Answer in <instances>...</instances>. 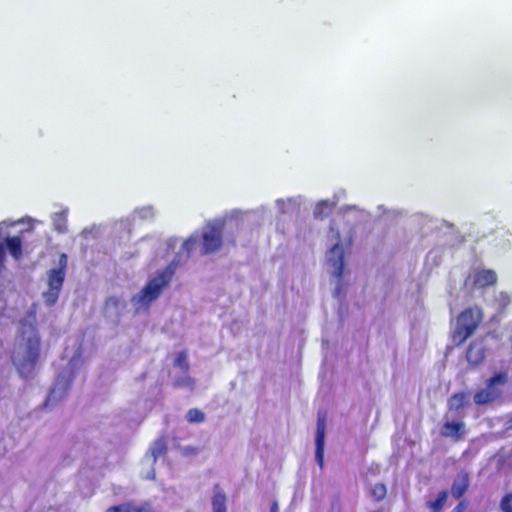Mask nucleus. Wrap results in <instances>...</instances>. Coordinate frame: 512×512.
<instances>
[{"label":"nucleus","instance_id":"f257e3e1","mask_svg":"<svg viewBox=\"0 0 512 512\" xmlns=\"http://www.w3.org/2000/svg\"><path fill=\"white\" fill-rule=\"evenodd\" d=\"M498 276L494 270L482 268V298L485 302V309H482V320L488 318L485 324V337L491 336L493 339H499L501 332L498 325L504 315L505 309L511 303V296L504 291L488 294L485 287L493 286L497 283Z\"/></svg>","mask_w":512,"mask_h":512},{"label":"nucleus","instance_id":"f03ea898","mask_svg":"<svg viewBox=\"0 0 512 512\" xmlns=\"http://www.w3.org/2000/svg\"><path fill=\"white\" fill-rule=\"evenodd\" d=\"M19 352L13 363L22 377L32 373L39 362L41 339L36 325L27 319L21 320L19 330Z\"/></svg>","mask_w":512,"mask_h":512},{"label":"nucleus","instance_id":"7ed1b4c3","mask_svg":"<svg viewBox=\"0 0 512 512\" xmlns=\"http://www.w3.org/2000/svg\"><path fill=\"white\" fill-rule=\"evenodd\" d=\"M174 273L173 264H169L150 279L138 294L132 297L131 302L136 312L147 310L150 307L151 303L160 296L162 289L170 283Z\"/></svg>","mask_w":512,"mask_h":512},{"label":"nucleus","instance_id":"20e7f679","mask_svg":"<svg viewBox=\"0 0 512 512\" xmlns=\"http://www.w3.org/2000/svg\"><path fill=\"white\" fill-rule=\"evenodd\" d=\"M510 230L502 224L496 215L486 213L482 217V240L495 247H504L510 242Z\"/></svg>","mask_w":512,"mask_h":512},{"label":"nucleus","instance_id":"39448f33","mask_svg":"<svg viewBox=\"0 0 512 512\" xmlns=\"http://www.w3.org/2000/svg\"><path fill=\"white\" fill-rule=\"evenodd\" d=\"M66 267L67 255L62 253L59 258V266L48 272V290L43 295L48 306H53L58 300L65 279Z\"/></svg>","mask_w":512,"mask_h":512},{"label":"nucleus","instance_id":"423d86ee","mask_svg":"<svg viewBox=\"0 0 512 512\" xmlns=\"http://www.w3.org/2000/svg\"><path fill=\"white\" fill-rule=\"evenodd\" d=\"M478 326V319L475 318L472 308H468L460 313L457 318L456 328L453 332V342L461 345L470 337Z\"/></svg>","mask_w":512,"mask_h":512},{"label":"nucleus","instance_id":"0eeeda50","mask_svg":"<svg viewBox=\"0 0 512 512\" xmlns=\"http://www.w3.org/2000/svg\"><path fill=\"white\" fill-rule=\"evenodd\" d=\"M508 380L507 372H499L486 381V386L482 389V404L492 402L498 399L503 392V387Z\"/></svg>","mask_w":512,"mask_h":512},{"label":"nucleus","instance_id":"6e6552de","mask_svg":"<svg viewBox=\"0 0 512 512\" xmlns=\"http://www.w3.org/2000/svg\"><path fill=\"white\" fill-rule=\"evenodd\" d=\"M222 246V228L212 225L202 234V251L201 254L207 255L217 252Z\"/></svg>","mask_w":512,"mask_h":512},{"label":"nucleus","instance_id":"1a4fd4ad","mask_svg":"<svg viewBox=\"0 0 512 512\" xmlns=\"http://www.w3.org/2000/svg\"><path fill=\"white\" fill-rule=\"evenodd\" d=\"M326 431V413L318 411L315 434V460L320 468L324 465V445Z\"/></svg>","mask_w":512,"mask_h":512},{"label":"nucleus","instance_id":"9d476101","mask_svg":"<svg viewBox=\"0 0 512 512\" xmlns=\"http://www.w3.org/2000/svg\"><path fill=\"white\" fill-rule=\"evenodd\" d=\"M337 242L331 247L328 255V262L333 267V276L340 279L344 271V251L340 244V233L335 230Z\"/></svg>","mask_w":512,"mask_h":512},{"label":"nucleus","instance_id":"9b49d317","mask_svg":"<svg viewBox=\"0 0 512 512\" xmlns=\"http://www.w3.org/2000/svg\"><path fill=\"white\" fill-rule=\"evenodd\" d=\"M469 487V476L466 472L461 471L457 474L451 486V495L455 499H460Z\"/></svg>","mask_w":512,"mask_h":512},{"label":"nucleus","instance_id":"f8f14e48","mask_svg":"<svg viewBox=\"0 0 512 512\" xmlns=\"http://www.w3.org/2000/svg\"><path fill=\"white\" fill-rule=\"evenodd\" d=\"M105 512H154V510L148 503L136 505L132 502H123L118 505L110 506Z\"/></svg>","mask_w":512,"mask_h":512},{"label":"nucleus","instance_id":"ddd939ff","mask_svg":"<svg viewBox=\"0 0 512 512\" xmlns=\"http://www.w3.org/2000/svg\"><path fill=\"white\" fill-rule=\"evenodd\" d=\"M469 402H470L469 393H465V392L455 393L448 399V404H447L448 412H452V411L459 412L462 408L467 406L469 404Z\"/></svg>","mask_w":512,"mask_h":512},{"label":"nucleus","instance_id":"4468645a","mask_svg":"<svg viewBox=\"0 0 512 512\" xmlns=\"http://www.w3.org/2000/svg\"><path fill=\"white\" fill-rule=\"evenodd\" d=\"M465 432L463 422H445L442 426L441 435L444 437H452L459 439Z\"/></svg>","mask_w":512,"mask_h":512},{"label":"nucleus","instance_id":"2eb2a0df","mask_svg":"<svg viewBox=\"0 0 512 512\" xmlns=\"http://www.w3.org/2000/svg\"><path fill=\"white\" fill-rule=\"evenodd\" d=\"M5 246L8 249L9 254L16 261L22 258V240L19 236H12L5 238Z\"/></svg>","mask_w":512,"mask_h":512},{"label":"nucleus","instance_id":"dca6fc26","mask_svg":"<svg viewBox=\"0 0 512 512\" xmlns=\"http://www.w3.org/2000/svg\"><path fill=\"white\" fill-rule=\"evenodd\" d=\"M213 512H227L226 509V495L220 489L219 484L214 486V496L212 499Z\"/></svg>","mask_w":512,"mask_h":512},{"label":"nucleus","instance_id":"f3484780","mask_svg":"<svg viewBox=\"0 0 512 512\" xmlns=\"http://www.w3.org/2000/svg\"><path fill=\"white\" fill-rule=\"evenodd\" d=\"M449 492L442 490L438 493L435 500L428 501L426 506L430 512H441L447 501Z\"/></svg>","mask_w":512,"mask_h":512},{"label":"nucleus","instance_id":"a211bd4d","mask_svg":"<svg viewBox=\"0 0 512 512\" xmlns=\"http://www.w3.org/2000/svg\"><path fill=\"white\" fill-rule=\"evenodd\" d=\"M466 360L471 366L480 364V344L472 342L466 351Z\"/></svg>","mask_w":512,"mask_h":512},{"label":"nucleus","instance_id":"6ab92c4d","mask_svg":"<svg viewBox=\"0 0 512 512\" xmlns=\"http://www.w3.org/2000/svg\"><path fill=\"white\" fill-rule=\"evenodd\" d=\"M167 452V443L163 437L158 438L153 446L151 447V455L153 457V461H157V459L161 456H164Z\"/></svg>","mask_w":512,"mask_h":512},{"label":"nucleus","instance_id":"aec40b11","mask_svg":"<svg viewBox=\"0 0 512 512\" xmlns=\"http://www.w3.org/2000/svg\"><path fill=\"white\" fill-rule=\"evenodd\" d=\"M332 206L327 201L319 202L314 209V217L323 220L331 213Z\"/></svg>","mask_w":512,"mask_h":512},{"label":"nucleus","instance_id":"412c9836","mask_svg":"<svg viewBox=\"0 0 512 512\" xmlns=\"http://www.w3.org/2000/svg\"><path fill=\"white\" fill-rule=\"evenodd\" d=\"M189 423H201L205 420V414L198 408L189 409L186 414Z\"/></svg>","mask_w":512,"mask_h":512},{"label":"nucleus","instance_id":"4be33fe9","mask_svg":"<svg viewBox=\"0 0 512 512\" xmlns=\"http://www.w3.org/2000/svg\"><path fill=\"white\" fill-rule=\"evenodd\" d=\"M387 495V488L383 483H376L371 489L372 498L379 502L383 500Z\"/></svg>","mask_w":512,"mask_h":512},{"label":"nucleus","instance_id":"5701e85b","mask_svg":"<svg viewBox=\"0 0 512 512\" xmlns=\"http://www.w3.org/2000/svg\"><path fill=\"white\" fill-rule=\"evenodd\" d=\"M174 365L181 368L184 372L189 370V362L186 351H180L174 361Z\"/></svg>","mask_w":512,"mask_h":512},{"label":"nucleus","instance_id":"b1692460","mask_svg":"<svg viewBox=\"0 0 512 512\" xmlns=\"http://www.w3.org/2000/svg\"><path fill=\"white\" fill-rule=\"evenodd\" d=\"M125 305L117 297H109L105 302V310L123 308Z\"/></svg>","mask_w":512,"mask_h":512},{"label":"nucleus","instance_id":"393cba45","mask_svg":"<svg viewBox=\"0 0 512 512\" xmlns=\"http://www.w3.org/2000/svg\"><path fill=\"white\" fill-rule=\"evenodd\" d=\"M500 506L503 512H512V493L502 498Z\"/></svg>","mask_w":512,"mask_h":512},{"label":"nucleus","instance_id":"a878e982","mask_svg":"<svg viewBox=\"0 0 512 512\" xmlns=\"http://www.w3.org/2000/svg\"><path fill=\"white\" fill-rule=\"evenodd\" d=\"M197 243V238L196 237H189L188 239H186L182 245V248L188 253L190 254L192 252V250L194 249V246L195 244Z\"/></svg>","mask_w":512,"mask_h":512},{"label":"nucleus","instance_id":"bb28decb","mask_svg":"<svg viewBox=\"0 0 512 512\" xmlns=\"http://www.w3.org/2000/svg\"><path fill=\"white\" fill-rule=\"evenodd\" d=\"M5 257H6V252H5L4 244L0 243V274L5 269Z\"/></svg>","mask_w":512,"mask_h":512},{"label":"nucleus","instance_id":"cd10ccee","mask_svg":"<svg viewBox=\"0 0 512 512\" xmlns=\"http://www.w3.org/2000/svg\"><path fill=\"white\" fill-rule=\"evenodd\" d=\"M467 508V502L461 500L452 510V512H463Z\"/></svg>","mask_w":512,"mask_h":512},{"label":"nucleus","instance_id":"c85d7f7f","mask_svg":"<svg viewBox=\"0 0 512 512\" xmlns=\"http://www.w3.org/2000/svg\"><path fill=\"white\" fill-rule=\"evenodd\" d=\"M504 425H505V428H506L507 430L512 429V416H509V417L506 419V421H505V424H504Z\"/></svg>","mask_w":512,"mask_h":512},{"label":"nucleus","instance_id":"c756f323","mask_svg":"<svg viewBox=\"0 0 512 512\" xmlns=\"http://www.w3.org/2000/svg\"><path fill=\"white\" fill-rule=\"evenodd\" d=\"M473 399L476 404H480V391L474 394Z\"/></svg>","mask_w":512,"mask_h":512},{"label":"nucleus","instance_id":"7c9ffc66","mask_svg":"<svg viewBox=\"0 0 512 512\" xmlns=\"http://www.w3.org/2000/svg\"><path fill=\"white\" fill-rule=\"evenodd\" d=\"M270 512H278V504L276 502L271 504Z\"/></svg>","mask_w":512,"mask_h":512},{"label":"nucleus","instance_id":"2f4dec72","mask_svg":"<svg viewBox=\"0 0 512 512\" xmlns=\"http://www.w3.org/2000/svg\"><path fill=\"white\" fill-rule=\"evenodd\" d=\"M57 230H58L59 232H65V231H66V227H63V228H62V227H60V226H59V227H57Z\"/></svg>","mask_w":512,"mask_h":512}]
</instances>
